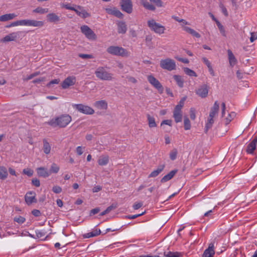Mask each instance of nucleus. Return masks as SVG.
<instances>
[{"instance_id":"f257e3e1","label":"nucleus","mask_w":257,"mask_h":257,"mask_svg":"<svg viewBox=\"0 0 257 257\" xmlns=\"http://www.w3.org/2000/svg\"><path fill=\"white\" fill-rule=\"evenodd\" d=\"M71 120V116L69 114H65L50 119L46 123L53 127H65Z\"/></svg>"},{"instance_id":"f03ea898","label":"nucleus","mask_w":257,"mask_h":257,"mask_svg":"<svg viewBox=\"0 0 257 257\" xmlns=\"http://www.w3.org/2000/svg\"><path fill=\"white\" fill-rule=\"evenodd\" d=\"M106 51L107 53L113 55L122 57H127L130 56V52L121 47L111 46L107 48Z\"/></svg>"},{"instance_id":"7ed1b4c3","label":"nucleus","mask_w":257,"mask_h":257,"mask_svg":"<svg viewBox=\"0 0 257 257\" xmlns=\"http://www.w3.org/2000/svg\"><path fill=\"white\" fill-rule=\"evenodd\" d=\"M147 24L150 30L154 33L159 35H162L165 33L166 30L165 26L157 23L155 20L150 19L148 20Z\"/></svg>"},{"instance_id":"20e7f679","label":"nucleus","mask_w":257,"mask_h":257,"mask_svg":"<svg viewBox=\"0 0 257 257\" xmlns=\"http://www.w3.org/2000/svg\"><path fill=\"white\" fill-rule=\"evenodd\" d=\"M96 76L102 80H111L112 79V74L107 72L103 67H98L95 71Z\"/></svg>"},{"instance_id":"39448f33","label":"nucleus","mask_w":257,"mask_h":257,"mask_svg":"<svg viewBox=\"0 0 257 257\" xmlns=\"http://www.w3.org/2000/svg\"><path fill=\"white\" fill-rule=\"evenodd\" d=\"M72 106L78 112L84 114L92 115L94 113V110L88 105L80 103L73 104Z\"/></svg>"},{"instance_id":"423d86ee","label":"nucleus","mask_w":257,"mask_h":257,"mask_svg":"<svg viewBox=\"0 0 257 257\" xmlns=\"http://www.w3.org/2000/svg\"><path fill=\"white\" fill-rule=\"evenodd\" d=\"M160 67L168 71H172L176 69V65L175 62L170 58L162 59L160 61Z\"/></svg>"},{"instance_id":"0eeeda50","label":"nucleus","mask_w":257,"mask_h":257,"mask_svg":"<svg viewBox=\"0 0 257 257\" xmlns=\"http://www.w3.org/2000/svg\"><path fill=\"white\" fill-rule=\"evenodd\" d=\"M179 23H180V25L182 28V30L186 32L187 33L190 34L192 36L196 37L197 38H200L201 36L198 32H197L194 29H193L188 26H186V25H189V23L187 21H186L185 20L182 19L181 20H180Z\"/></svg>"},{"instance_id":"6e6552de","label":"nucleus","mask_w":257,"mask_h":257,"mask_svg":"<svg viewBox=\"0 0 257 257\" xmlns=\"http://www.w3.org/2000/svg\"><path fill=\"white\" fill-rule=\"evenodd\" d=\"M81 32L89 40H96L97 36L94 32L87 25H82L80 27Z\"/></svg>"},{"instance_id":"1a4fd4ad","label":"nucleus","mask_w":257,"mask_h":257,"mask_svg":"<svg viewBox=\"0 0 257 257\" xmlns=\"http://www.w3.org/2000/svg\"><path fill=\"white\" fill-rule=\"evenodd\" d=\"M147 79L149 82L156 89L158 90L160 93H162L164 91V88L161 83L155 78L152 75H150L147 76Z\"/></svg>"},{"instance_id":"9d476101","label":"nucleus","mask_w":257,"mask_h":257,"mask_svg":"<svg viewBox=\"0 0 257 257\" xmlns=\"http://www.w3.org/2000/svg\"><path fill=\"white\" fill-rule=\"evenodd\" d=\"M21 24L22 26L35 27H42L44 25L43 21L31 19L21 20Z\"/></svg>"},{"instance_id":"9b49d317","label":"nucleus","mask_w":257,"mask_h":257,"mask_svg":"<svg viewBox=\"0 0 257 257\" xmlns=\"http://www.w3.org/2000/svg\"><path fill=\"white\" fill-rule=\"evenodd\" d=\"M120 5L121 10L127 13L131 14L133 12V4L131 0H121Z\"/></svg>"},{"instance_id":"f8f14e48","label":"nucleus","mask_w":257,"mask_h":257,"mask_svg":"<svg viewBox=\"0 0 257 257\" xmlns=\"http://www.w3.org/2000/svg\"><path fill=\"white\" fill-rule=\"evenodd\" d=\"M76 81V78L74 76H68L66 78L61 84V86L63 89H67L69 87L74 85Z\"/></svg>"},{"instance_id":"ddd939ff","label":"nucleus","mask_w":257,"mask_h":257,"mask_svg":"<svg viewBox=\"0 0 257 257\" xmlns=\"http://www.w3.org/2000/svg\"><path fill=\"white\" fill-rule=\"evenodd\" d=\"M74 12L78 16L83 19L90 17V14L88 13L83 7L80 6H76Z\"/></svg>"},{"instance_id":"4468645a","label":"nucleus","mask_w":257,"mask_h":257,"mask_svg":"<svg viewBox=\"0 0 257 257\" xmlns=\"http://www.w3.org/2000/svg\"><path fill=\"white\" fill-rule=\"evenodd\" d=\"M20 32H15L9 34L8 35L5 36L3 39L1 40V42L6 43L11 41H14L18 39Z\"/></svg>"},{"instance_id":"2eb2a0df","label":"nucleus","mask_w":257,"mask_h":257,"mask_svg":"<svg viewBox=\"0 0 257 257\" xmlns=\"http://www.w3.org/2000/svg\"><path fill=\"white\" fill-rule=\"evenodd\" d=\"M104 10L109 15L114 16L118 18H122L123 17V14L121 12L115 7L106 8Z\"/></svg>"},{"instance_id":"dca6fc26","label":"nucleus","mask_w":257,"mask_h":257,"mask_svg":"<svg viewBox=\"0 0 257 257\" xmlns=\"http://www.w3.org/2000/svg\"><path fill=\"white\" fill-rule=\"evenodd\" d=\"M208 93V87L207 85L203 84L196 90V93L201 98L207 97Z\"/></svg>"},{"instance_id":"f3484780","label":"nucleus","mask_w":257,"mask_h":257,"mask_svg":"<svg viewBox=\"0 0 257 257\" xmlns=\"http://www.w3.org/2000/svg\"><path fill=\"white\" fill-rule=\"evenodd\" d=\"M215 254L214 243H210L208 247L204 251L202 255V257H213Z\"/></svg>"},{"instance_id":"a211bd4d","label":"nucleus","mask_w":257,"mask_h":257,"mask_svg":"<svg viewBox=\"0 0 257 257\" xmlns=\"http://www.w3.org/2000/svg\"><path fill=\"white\" fill-rule=\"evenodd\" d=\"M25 201L27 204L30 205L33 203L37 202L35 198V193L34 192H29L26 193L25 197Z\"/></svg>"},{"instance_id":"6ab92c4d","label":"nucleus","mask_w":257,"mask_h":257,"mask_svg":"<svg viewBox=\"0 0 257 257\" xmlns=\"http://www.w3.org/2000/svg\"><path fill=\"white\" fill-rule=\"evenodd\" d=\"M36 171L39 177L47 178L50 175V172L44 167H39L37 168Z\"/></svg>"},{"instance_id":"aec40b11","label":"nucleus","mask_w":257,"mask_h":257,"mask_svg":"<svg viewBox=\"0 0 257 257\" xmlns=\"http://www.w3.org/2000/svg\"><path fill=\"white\" fill-rule=\"evenodd\" d=\"M257 144V136L249 143L246 148V152L248 154H252L256 148Z\"/></svg>"},{"instance_id":"412c9836","label":"nucleus","mask_w":257,"mask_h":257,"mask_svg":"<svg viewBox=\"0 0 257 257\" xmlns=\"http://www.w3.org/2000/svg\"><path fill=\"white\" fill-rule=\"evenodd\" d=\"M94 106L98 109L102 110H106L108 107L107 102L104 100L95 101L94 103Z\"/></svg>"},{"instance_id":"4be33fe9","label":"nucleus","mask_w":257,"mask_h":257,"mask_svg":"<svg viewBox=\"0 0 257 257\" xmlns=\"http://www.w3.org/2000/svg\"><path fill=\"white\" fill-rule=\"evenodd\" d=\"M100 233L101 230L99 229L94 228L91 231L84 234L83 236L84 238H88L98 236Z\"/></svg>"},{"instance_id":"5701e85b","label":"nucleus","mask_w":257,"mask_h":257,"mask_svg":"<svg viewBox=\"0 0 257 257\" xmlns=\"http://www.w3.org/2000/svg\"><path fill=\"white\" fill-rule=\"evenodd\" d=\"M219 108V104L218 102L216 101L214 102L213 107L211 109L208 117L214 118L217 114Z\"/></svg>"},{"instance_id":"b1692460","label":"nucleus","mask_w":257,"mask_h":257,"mask_svg":"<svg viewBox=\"0 0 257 257\" xmlns=\"http://www.w3.org/2000/svg\"><path fill=\"white\" fill-rule=\"evenodd\" d=\"M109 160V158L107 155H102L99 157L97 163L99 166H105L108 163Z\"/></svg>"},{"instance_id":"393cba45","label":"nucleus","mask_w":257,"mask_h":257,"mask_svg":"<svg viewBox=\"0 0 257 257\" xmlns=\"http://www.w3.org/2000/svg\"><path fill=\"white\" fill-rule=\"evenodd\" d=\"M173 117L176 123H178L182 121V111L180 109L175 108L173 111Z\"/></svg>"},{"instance_id":"a878e982","label":"nucleus","mask_w":257,"mask_h":257,"mask_svg":"<svg viewBox=\"0 0 257 257\" xmlns=\"http://www.w3.org/2000/svg\"><path fill=\"white\" fill-rule=\"evenodd\" d=\"M165 168V165H159L158 168L153 171L149 175V178H154L157 177L160 173H161Z\"/></svg>"},{"instance_id":"bb28decb","label":"nucleus","mask_w":257,"mask_h":257,"mask_svg":"<svg viewBox=\"0 0 257 257\" xmlns=\"http://www.w3.org/2000/svg\"><path fill=\"white\" fill-rule=\"evenodd\" d=\"M117 32L119 34H125L127 31V27L125 23L122 21L117 23Z\"/></svg>"},{"instance_id":"cd10ccee","label":"nucleus","mask_w":257,"mask_h":257,"mask_svg":"<svg viewBox=\"0 0 257 257\" xmlns=\"http://www.w3.org/2000/svg\"><path fill=\"white\" fill-rule=\"evenodd\" d=\"M177 170H174L170 171L168 174L165 175L161 180L162 183H165L171 180L177 173Z\"/></svg>"},{"instance_id":"c85d7f7f","label":"nucleus","mask_w":257,"mask_h":257,"mask_svg":"<svg viewBox=\"0 0 257 257\" xmlns=\"http://www.w3.org/2000/svg\"><path fill=\"white\" fill-rule=\"evenodd\" d=\"M16 17L17 15L14 13L5 14L0 16V22H6L11 20Z\"/></svg>"},{"instance_id":"c756f323","label":"nucleus","mask_w":257,"mask_h":257,"mask_svg":"<svg viewBox=\"0 0 257 257\" xmlns=\"http://www.w3.org/2000/svg\"><path fill=\"white\" fill-rule=\"evenodd\" d=\"M227 54L230 65L231 67H233L234 65L236 64L237 62L236 59L234 57L233 54L232 53L231 50H228Z\"/></svg>"},{"instance_id":"7c9ffc66","label":"nucleus","mask_w":257,"mask_h":257,"mask_svg":"<svg viewBox=\"0 0 257 257\" xmlns=\"http://www.w3.org/2000/svg\"><path fill=\"white\" fill-rule=\"evenodd\" d=\"M141 4L143 6V7L147 10L154 11L156 10L155 7L150 4L148 0H140Z\"/></svg>"},{"instance_id":"2f4dec72","label":"nucleus","mask_w":257,"mask_h":257,"mask_svg":"<svg viewBox=\"0 0 257 257\" xmlns=\"http://www.w3.org/2000/svg\"><path fill=\"white\" fill-rule=\"evenodd\" d=\"M47 18L50 22H57L59 21V17L55 13H50L47 15Z\"/></svg>"},{"instance_id":"473e14b6","label":"nucleus","mask_w":257,"mask_h":257,"mask_svg":"<svg viewBox=\"0 0 257 257\" xmlns=\"http://www.w3.org/2000/svg\"><path fill=\"white\" fill-rule=\"evenodd\" d=\"M43 151L45 154L48 155L51 152V147L49 143L46 140H43Z\"/></svg>"},{"instance_id":"72a5a7b5","label":"nucleus","mask_w":257,"mask_h":257,"mask_svg":"<svg viewBox=\"0 0 257 257\" xmlns=\"http://www.w3.org/2000/svg\"><path fill=\"white\" fill-rule=\"evenodd\" d=\"M8 176L6 168L4 166H0V179L5 180Z\"/></svg>"},{"instance_id":"f704fd0d","label":"nucleus","mask_w":257,"mask_h":257,"mask_svg":"<svg viewBox=\"0 0 257 257\" xmlns=\"http://www.w3.org/2000/svg\"><path fill=\"white\" fill-rule=\"evenodd\" d=\"M173 78L178 86L180 88H182L184 86V81L182 77L180 75H175L173 76Z\"/></svg>"},{"instance_id":"c9c22d12","label":"nucleus","mask_w":257,"mask_h":257,"mask_svg":"<svg viewBox=\"0 0 257 257\" xmlns=\"http://www.w3.org/2000/svg\"><path fill=\"white\" fill-rule=\"evenodd\" d=\"M148 124L150 127H155L157 126L155 118L148 114L147 115Z\"/></svg>"},{"instance_id":"e433bc0d","label":"nucleus","mask_w":257,"mask_h":257,"mask_svg":"<svg viewBox=\"0 0 257 257\" xmlns=\"http://www.w3.org/2000/svg\"><path fill=\"white\" fill-rule=\"evenodd\" d=\"M214 123V119L212 117H208L207 122L205 124V131L206 133L208 130L210 128Z\"/></svg>"},{"instance_id":"4c0bfd02","label":"nucleus","mask_w":257,"mask_h":257,"mask_svg":"<svg viewBox=\"0 0 257 257\" xmlns=\"http://www.w3.org/2000/svg\"><path fill=\"white\" fill-rule=\"evenodd\" d=\"M235 116V113L231 112L229 113L226 117H225V123L226 124H228Z\"/></svg>"},{"instance_id":"58836bf2","label":"nucleus","mask_w":257,"mask_h":257,"mask_svg":"<svg viewBox=\"0 0 257 257\" xmlns=\"http://www.w3.org/2000/svg\"><path fill=\"white\" fill-rule=\"evenodd\" d=\"M164 255L168 257H182V254L179 252L168 251L164 253Z\"/></svg>"},{"instance_id":"ea45409f","label":"nucleus","mask_w":257,"mask_h":257,"mask_svg":"<svg viewBox=\"0 0 257 257\" xmlns=\"http://www.w3.org/2000/svg\"><path fill=\"white\" fill-rule=\"evenodd\" d=\"M33 13H38L40 14H44L48 12V9L47 8H43L42 7H37L33 10Z\"/></svg>"},{"instance_id":"a19ab883","label":"nucleus","mask_w":257,"mask_h":257,"mask_svg":"<svg viewBox=\"0 0 257 257\" xmlns=\"http://www.w3.org/2000/svg\"><path fill=\"white\" fill-rule=\"evenodd\" d=\"M183 71L185 72V73L189 76H194L197 77V75L195 71L193 70L190 69L189 68L185 67L183 68Z\"/></svg>"},{"instance_id":"79ce46f5","label":"nucleus","mask_w":257,"mask_h":257,"mask_svg":"<svg viewBox=\"0 0 257 257\" xmlns=\"http://www.w3.org/2000/svg\"><path fill=\"white\" fill-rule=\"evenodd\" d=\"M191 123L187 116L184 117V127L185 130H189L191 128Z\"/></svg>"},{"instance_id":"37998d69","label":"nucleus","mask_w":257,"mask_h":257,"mask_svg":"<svg viewBox=\"0 0 257 257\" xmlns=\"http://www.w3.org/2000/svg\"><path fill=\"white\" fill-rule=\"evenodd\" d=\"M178 152L176 149H173L171 151L169 154L170 158L171 160H175L177 156Z\"/></svg>"},{"instance_id":"c03bdc74","label":"nucleus","mask_w":257,"mask_h":257,"mask_svg":"<svg viewBox=\"0 0 257 257\" xmlns=\"http://www.w3.org/2000/svg\"><path fill=\"white\" fill-rule=\"evenodd\" d=\"M59 169L60 168L59 166L57 164L53 163L51 165L50 170L49 171L50 172V173H57L59 172Z\"/></svg>"},{"instance_id":"a18cd8bd","label":"nucleus","mask_w":257,"mask_h":257,"mask_svg":"<svg viewBox=\"0 0 257 257\" xmlns=\"http://www.w3.org/2000/svg\"><path fill=\"white\" fill-rule=\"evenodd\" d=\"M115 208V206H114L113 205L109 206L105 210L101 212L100 214V216H103L105 215L106 214L108 213L109 212H110L112 209H114Z\"/></svg>"},{"instance_id":"49530a36","label":"nucleus","mask_w":257,"mask_h":257,"mask_svg":"<svg viewBox=\"0 0 257 257\" xmlns=\"http://www.w3.org/2000/svg\"><path fill=\"white\" fill-rule=\"evenodd\" d=\"M14 220L15 222L18 223L19 224H22L25 221L26 219L25 218V217L23 216H18L15 217L14 218Z\"/></svg>"},{"instance_id":"de8ad7c7","label":"nucleus","mask_w":257,"mask_h":257,"mask_svg":"<svg viewBox=\"0 0 257 257\" xmlns=\"http://www.w3.org/2000/svg\"><path fill=\"white\" fill-rule=\"evenodd\" d=\"M33 170L30 168L24 169L23 170V173L29 177H31L33 175Z\"/></svg>"},{"instance_id":"09e8293b","label":"nucleus","mask_w":257,"mask_h":257,"mask_svg":"<svg viewBox=\"0 0 257 257\" xmlns=\"http://www.w3.org/2000/svg\"><path fill=\"white\" fill-rule=\"evenodd\" d=\"M40 74V72H35L33 74H31V75H28L27 76V77H25L23 80L24 81H28V80H29L32 78H33L34 77H36L37 76H38L39 74Z\"/></svg>"},{"instance_id":"8fccbe9b","label":"nucleus","mask_w":257,"mask_h":257,"mask_svg":"<svg viewBox=\"0 0 257 257\" xmlns=\"http://www.w3.org/2000/svg\"><path fill=\"white\" fill-rule=\"evenodd\" d=\"M217 26L220 32V33H221V34L225 36V30L223 28V26L220 24V23L219 22H217Z\"/></svg>"},{"instance_id":"3c124183","label":"nucleus","mask_w":257,"mask_h":257,"mask_svg":"<svg viewBox=\"0 0 257 257\" xmlns=\"http://www.w3.org/2000/svg\"><path fill=\"white\" fill-rule=\"evenodd\" d=\"M186 99V97L182 98L179 101L178 104H177L175 108H178L179 109L181 110L183 107L185 100Z\"/></svg>"},{"instance_id":"603ef678","label":"nucleus","mask_w":257,"mask_h":257,"mask_svg":"<svg viewBox=\"0 0 257 257\" xmlns=\"http://www.w3.org/2000/svg\"><path fill=\"white\" fill-rule=\"evenodd\" d=\"M84 149L85 147H83L82 146H78L76 148V152L77 155L78 156L81 155L84 152Z\"/></svg>"},{"instance_id":"864d4df0","label":"nucleus","mask_w":257,"mask_h":257,"mask_svg":"<svg viewBox=\"0 0 257 257\" xmlns=\"http://www.w3.org/2000/svg\"><path fill=\"white\" fill-rule=\"evenodd\" d=\"M151 2L153 3L158 7H163V2L161 0H149Z\"/></svg>"},{"instance_id":"5fc2aeb1","label":"nucleus","mask_w":257,"mask_h":257,"mask_svg":"<svg viewBox=\"0 0 257 257\" xmlns=\"http://www.w3.org/2000/svg\"><path fill=\"white\" fill-rule=\"evenodd\" d=\"M79 57L82 59H92L94 58L93 56L90 54H80Z\"/></svg>"},{"instance_id":"6e6d98bb","label":"nucleus","mask_w":257,"mask_h":257,"mask_svg":"<svg viewBox=\"0 0 257 257\" xmlns=\"http://www.w3.org/2000/svg\"><path fill=\"white\" fill-rule=\"evenodd\" d=\"M190 117L192 120H194L196 118L195 110L193 108L190 109Z\"/></svg>"},{"instance_id":"4d7b16f0","label":"nucleus","mask_w":257,"mask_h":257,"mask_svg":"<svg viewBox=\"0 0 257 257\" xmlns=\"http://www.w3.org/2000/svg\"><path fill=\"white\" fill-rule=\"evenodd\" d=\"M52 191L55 193L58 194V193H60L61 192L62 188H61V187H60L59 186H54L53 187Z\"/></svg>"},{"instance_id":"13d9d810","label":"nucleus","mask_w":257,"mask_h":257,"mask_svg":"<svg viewBox=\"0 0 257 257\" xmlns=\"http://www.w3.org/2000/svg\"><path fill=\"white\" fill-rule=\"evenodd\" d=\"M18 26H22L21 20L14 22L12 23L9 26H7V27L9 28L11 27H16Z\"/></svg>"},{"instance_id":"bf43d9fd","label":"nucleus","mask_w":257,"mask_h":257,"mask_svg":"<svg viewBox=\"0 0 257 257\" xmlns=\"http://www.w3.org/2000/svg\"><path fill=\"white\" fill-rule=\"evenodd\" d=\"M60 82V79H55L51 81L49 83L47 84V87H50L51 85L52 84H58Z\"/></svg>"},{"instance_id":"052dcab7","label":"nucleus","mask_w":257,"mask_h":257,"mask_svg":"<svg viewBox=\"0 0 257 257\" xmlns=\"http://www.w3.org/2000/svg\"><path fill=\"white\" fill-rule=\"evenodd\" d=\"M61 7L62 8H65L67 10H71V11H74V10L76 8L71 7L69 4H61Z\"/></svg>"},{"instance_id":"680f3d73","label":"nucleus","mask_w":257,"mask_h":257,"mask_svg":"<svg viewBox=\"0 0 257 257\" xmlns=\"http://www.w3.org/2000/svg\"><path fill=\"white\" fill-rule=\"evenodd\" d=\"M143 206V203L141 202H135L133 206L135 210H137L141 208Z\"/></svg>"},{"instance_id":"e2e57ef3","label":"nucleus","mask_w":257,"mask_h":257,"mask_svg":"<svg viewBox=\"0 0 257 257\" xmlns=\"http://www.w3.org/2000/svg\"><path fill=\"white\" fill-rule=\"evenodd\" d=\"M250 41L252 43L255 40H257V34L255 33L252 32L250 33Z\"/></svg>"},{"instance_id":"0e129e2a","label":"nucleus","mask_w":257,"mask_h":257,"mask_svg":"<svg viewBox=\"0 0 257 257\" xmlns=\"http://www.w3.org/2000/svg\"><path fill=\"white\" fill-rule=\"evenodd\" d=\"M32 183L36 187H39L40 185V181L37 178L33 179L32 180Z\"/></svg>"},{"instance_id":"69168bd1","label":"nucleus","mask_w":257,"mask_h":257,"mask_svg":"<svg viewBox=\"0 0 257 257\" xmlns=\"http://www.w3.org/2000/svg\"><path fill=\"white\" fill-rule=\"evenodd\" d=\"M172 120L171 119H167L164 120L162 121L161 123V125H163L164 124L168 125L169 126H172Z\"/></svg>"},{"instance_id":"338daca9","label":"nucleus","mask_w":257,"mask_h":257,"mask_svg":"<svg viewBox=\"0 0 257 257\" xmlns=\"http://www.w3.org/2000/svg\"><path fill=\"white\" fill-rule=\"evenodd\" d=\"M175 58L178 61L182 62L185 64H188L189 62V60L187 58H180L179 57H175Z\"/></svg>"},{"instance_id":"774afa93","label":"nucleus","mask_w":257,"mask_h":257,"mask_svg":"<svg viewBox=\"0 0 257 257\" xmlns=\"http://www.w3.org/2000/svg\"><path fill=\"white\" fill-rule=\"evenodd\" d=\"M202 60L203 63L207 66V68L211 66L210 61L206 58L203 57Z\"/></svg>"}]
</instances>
